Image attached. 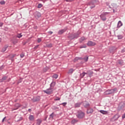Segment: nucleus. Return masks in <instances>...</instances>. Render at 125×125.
<instances>
[{
    "instance_id": "1",
    "label": "nucleus",
    "mask_w": 125,
    "mask_h": 125,
    "mask_svg": "<svg viewBox=\"0 0 125 125\" xmlns=\"http://www.w3.org/2000/svg\"><path fill=\"white\" fill-rule=\"evenodd\" d=\"M96 4H99V1L98 0H91L90 2L87 3V5H89L90 8H94Z\"/></svg>"
},
{
    "instance_id": "2",
    "label": "nucleus",
    "mask_w": 125,
    "mask_h": 125,
    "mask_svg": "<svg viewBox=\"0 0 125 125\" xmlns=\"http://www.w3.org/2000/svg\"><path fill=\"white\" fill-rule=\"evenodd\" d=\"M117 91V88H115L112 89H108L105 92L104 94L105 95H109V94H113L114 92H116Z\"/></svg>"
},
{
    "instance_id": "3",
    "label": "nucleus",
    "mask_w": 125,
    "mask_h": 125,
    "mask_svg": "<svg viewBox=\"0 0 125 125\" xmlns=\"http://www.w3.org/2000/svg\"><path fill=\"white\" fill-rule=\"evenodd\" d=\"M120 117H121V116H120L119 114H116L111 118L110 120L111 122H116V121H118V119L119 118H120Z\"/></svg>"
},
{
    "instance_id": "4",
    "label": "nucleus",
    "mask_w": 125,
    "mask_h": 125,
    "mask_svg": "<svg viewBox=\"0 0 125 125\" xmlns=\"http://www.w3.org/2000/svg\"><path fill=\"white\" fill-rule=\"evenodd\" d=\"M77 117L79 119H83V118L84 117V113L82 111H79Z\"/></svg>"
},
{
    "instance_id": "5",
    "label": "nucleus",
    "mask_w": 125,
    "mask_h": 125,
    "mask_svg": "<svg viewBox=\"0 0 125 125\" xmlns=\"http://www.w3.org/2000/svg\"><path fill=\"white\" fill-rule=\"evenodd\" d=\"M125 107V102H121L118 106V108L119 110H122V109H124Z\"/></svg>"
},
{
    "instance_id": "6",
    "label": "nucleus",
    "mask_w": 125,
    "mask_h": 125,
    "mask_svg": "<svg viewBox=\"0 0 125 125\" xmlns=\"http://www.w3.org/2000/svg\"><path fill=\"white\" fill-rule=\"evenodd\" d=\"M43 92H45V93H46L47 94H51L53 90H52V88H49V89H47L45 90H43Z\"/></svg>"
},
{
    "instance_id": "7",
    "label": "nucleus",
    "mask_w": 125,
    "mask_h": 125,
    "mask_svg": "<svg viewBox=\"0 0 125 125\" xmlns=\"http://www.w3.org/2000/svg\"><path fill=\"white\" fill-rule=\"evenodd\" d=\"M96 45V43L93 42L92 41H88L87 43V45H88V46H94V45Z\"/></svg>"
},
{
    "instance_id": "8",
    "label": "nucleus",
    "mask_w": 125,
    "mask_h": 125,
    "mask_svg": "<svg viewBox=\"0 0 125 125\" xmlns=\"http://www.w3.org/2000/svg\"><path fill=\"white\" fill-rule=\"evenodd\" d=\"M83 105L84 108H88V107L90 106V104H89V103H88V102L86 101H84L83 102Z\"/></svg>"
},
{
    "instance_id": "9",
    "label": "nucleus",
    "mask_w": 125,
    "mask_h": 125,
    "mask_svg": "<svg viewBox=\"0 0 125 125\" xmlns=\"http://www.w3.org/2000/svg\"><path fill=\"white\" fill-rule=\"evenodd\" d=\"M22 120V117L20 115H16L15 117V121L16 122H20Z\"/></svg>"
},
{
    "instance_id": "10",
    "label": "nucleus",
    "mask_w": 125,
    "mask_h": 125,
    "mask_svg": "<svg viewBox=\"0 0 125 125\" xmlns=\"http://www.w3.org/2000/svg\"><path fill=\"white\" fill-rule=\"evenodd\" d=\"M100 17L103 21H106V16L105 14H102L100 15Z\"/></svg>"
},
{
    "instance_id": "11",
    "label": "nucleus",
    "mask_w": 125,
    "mask_h": 125,
    "mask_svg": "<svg viewBox=\"0 0 125 125\" xmlns=\"http://www.w3.org/2000/svg\"><path fill=\"white\" fill-rule=\"evenodd\" d=\"M117 48L115 47H112L110 48L109 51L111 53H114L115 50H116Z\"/></svg>"
},
{
    "instance_id": "12",
    "label": "nucleus",
    "mask_w": 125,
    "mask_h": 125,
    "mask_svg": "<svg viewBox=\"0 0 125 125\" xmlns=\"http://www.w3.org/2000/svg\"><path fill=\"white\" fill-rule=\"evenodd\" d=\"M93 113V109L89 108L87 110V114H91Z\"/></svg>"
},
{
    "instance_id": "13",
    "label": "nucleus",
    "mask_w": 125,
    "mask_h": 125,
    "mask_svg": "<svg viewBox=\"0 0 125 125\" xmlns=\"http://www.w3.org/2000/svg\"><path fill=\"white\" fill-rule=\"evenodd\" d=\"M40 100H41V97H37L32 99V101H33V102H37V101H40Z\"/></svg>"
},
{
    "instance_id": "14",
    "label": "nucleus",
    "mask_w": 125,
    "mask_h": 125,
    "mask_svg": "<svg viewBox=\"0 0 125 125\" xmlns=\"http://www.w3.org/2000/svg\"><path fill=\"white\" fill-rule=\"evenodd\" d=\"M109 7L110 8H116L117 9V5L115 3H112L109 6Z\"/></svg>"
},
{
    "instance_id": "15",
    "label": "nucleus",
    "mask_w": 125,
    "mask_h": 125,
    "mask_svg": "<svg viewBox=\"0 0 125 125\" xmlns=\"http://www.w3.org/2000/svg\"><path fill=\"white\" fill-rule=\"evenodd\" d=\"M8 47V46L7 45H5L4 46V47L2 48V50H1V52H5L6 49H7V48Z\"/></svg>"
},
{
    "instance_id": "16",
    "label": "nucleus",
    "mask_w": 125,
    "mask_h": 125,
    "mask_svg": "<svg viewBox=\"0 0 125 125\" xmlns=\"http://www.w3.org/2000/svg\"><path fill=\"white\" fill-rule=\"evenodd\" d=\"M64 32H66V29H62V30H60L58 32V34H59V35H62V34H63V33H64Z\"/></svg>"
},
{
    "instance_id": "17",
    "label": "nucleus",
    "mask_w": 125,
    "mask_h": 125,
    "mask_svg": "<svg viewBox=\"0 0 125 125\" xmlns=\"http://www.w3.org/2000/svg\"><path fill=\"white\" fill-rule=\"evenodd\" d=\"M80 34H81V32L80 31H78V32L73 34L74 36L75 37V39H77V38L79 37V35H80Z\"/></svg>"
},
{
    "instance_id": "18",
    "label": "nucleus",
    "mask_w": 125,
    "mask_h": 125,
    "mask_svg": "<svg viewBox=\"0 0 125 125\" xmlns=\"http://www.w3.org/2000/svg\"><path fill=\"white\" fill-rule=\"evenodd\" d=\"M68 38L70 40H74V39H76V37L74 36V34H71L68 36Z\"/></svg>"
},
{
    "instance_id": "19",
    "label": "nucleus",
    "mask_w": 125,
    "mask_h": 125,
    "mask_svg": "<svg viewBox=\"0 0 125 125\" xmlns=\"http://www.w3.org/2000/svg\"><path fill=\"white\" fill-rule=\"evenodd\" d=\"M82 103H78L75 104V108H78L79 107L81 106V105H82Z\"/></svg>"
},
{
    "instance_id": "20",
    "label": "nucleus",
    "mask_w": 125,
    "mask_h": 125,
    "mask_svg": "<svg viewBox=\"0 0 125 125\" xmlns=\"http://www.w3.org/2000/svg\"><path fill=\"white\" fill-rule=\"evenodd\" d=\"M80 59H82V60H84V61H85V62H87V61L88 60V57L86 56L83 58H80Z\"/></svg>"
},
{
    "instance_id": "21",
    "label": "nucleus",
    "mask_w": 125,
    "mask_h": 125,
    "mask_svg": "<svg viewBox=\"0 0 125 125\" xmlns=\"http://www.w3.org/2000/svg\"><path fill=\"white\" fill-rule=\"evenodd\" d=\"M29 119L30 121L33 122V121L35 120V117L33 115H29Z\"/></svg>"
},
{
    "instance_id": "22",
    "label": "nucleus",
    "mask_w": 125,
    "mask_h": 125,
    "mask_svg": "<svg viewBox=\"0 0 125 125\" xmlns=\"http://www.w3.org/2000/svg\"><path fill=\"white\" fill-rule=\"evenodd\" d=\"M123 26V23L121 21H118V24H117V28H120V27H122Z\"/></svg>"
},
{
    "instance_id": "23",
    "label": "nucleus",
    "mask_w": 125,
    "mask_h": 125,
    "mask_svg": "<svg viewBox=\"0 0 125 125\" xmlns=\"http://www.w3.org/2000/svg\"><path fill=\"white\" fill-rule=\"evenodd\" d=\"M15 107H16V108L14 109V110H17V109H18V108L21 107V105L19 104H16L15 105Z\"/></svg>"
},
{
    "instance_id": "24",
    "label": "nucleus",
    "mask_w": 125,
    "mask_h": 125,
    "mask_svg": "<svg viewBox=\"0 0 125 125\" xmlns=\"http://www.w3.org/2000/svg\"><path fill=\"white\" fill-rule=\"evenodd\" d=\"M100 112L102 114H103V115H107L108 114V111H107L100 110Z\"/></svg>"
},
{
    "instance_id": "25",
    "label": "nucleus",
    "mask_w": 125,
    "mask_h": 125,
    "mask_svg": "<svg viewBox=\"0 0 125 125\" xmlns=\"http://www.w3.org/2000/svg\"><path fill=\"white\" fill-rule=\"evenodd\" d=\"M37 125H41V124H42V121L41 119H38V120H37Z\"/></svg>"
},
{
    "instance_id": "26",
    "label": "nucleus",
    "mask_w": 125,
    "mask_h": 125,
    "mask_svg": "<svg viewBox=\"0 0 125 125\" xmlns=\"http://www.w3.org/2000/svg\"><path fill=\"white\" fill-rule=\"evenodd\" d=\"M87 73H85V72H83V73L80 74V77L81 78H83V77H84V76H85V75H87Z\"/></svg>"
},
{
    "instance_id": "27",
    "label": "nucleus",
    "mask_w": 125,
    "mask_h": 125,
    "mask_svg": "<svg viewBox=\"0 0 125 125\" xmlns=\"http://www.w3.org/2000/svg\"><path fill=\"white\" fill-rule=\"evenodd\" d=\"M85 38L84 37H83L80 39V42H83V41H85Z\"/></svg>"
},
{
    "instance_id": "28",
    "label": "nucleus",
    "mask_w": 125,
    "mask_h": 125,
    "mask_svg": "<svg viewBox=\"0 0 125 125\" xmlns=\"http://www.w3.org/2000/svg\"><path fill=\"white\" fill-rule=\"evenodd\" d=\"M73 72H74V69H73L72 68L69 69L68 74H72L73 73Z\"/></svg>"
},
{
    "instance_id": "29",
    "label": "nucleus",
    "mask_w": 125,
    "mask_h": 125,
    "mask_svg": "<svg viewBox=\"0 0 125 125\" xmlns=\"http://www.w3.org/2000/svg\"><path fill=\"white\" fill-rule=\"evenodd\" d=\"M118 63L120 64V65H123L124 64V62L123 61H121V60H119L118 61Z\"/></svg>"
},
{
    "instance_id": "30",
    "label": "nucleus",
    "mask_w": 125,
    "mask_h": 125,
    "mask_svg": "<svg viewBox=\"0 0 125 125\" xmlns=\"http://www.w3.org/2000/svg\"><path fill=\"white\" fill-rule=\"evenodd\" d=\"M55 82H52L50 84L51 87H53L55 85Z\"/></svg>"
},
{
    "instance_id": "31",
    "label": "nucleus",
    "mask_w": 125,
    "mask_h": 125,
    "mask_svg": "<svg viewBox=\"0 0 125 125\" xmlns=\"http://www.w3.org/2000/svg\"><path fill=\"white\" fill-rule=\"evenodd\" d=\"M78 122V121L76 120H73L71 122V124L72 125H75V124H76V123H77Z\"/></svg>"
},
{
    "instance_id": "32",
    "label": "nucleus",
    "mask_w": 125,
    "mask_h": 125,
    "mask_svg": "<svg viewBox=\"0 0 125 125\" xmlns=\"http://www.w3.org/2000/svg\"><path fill=\"white\" fill-rule=\"evenodd\" d=\"M7 78L6 77H4L2 78V79L0 80V82H2L3 81H5V80H6Z\"/></svg>"
},
{
    "instance_id": "33",
    "label": "nucleus",
    "mask_w": 125,
    "mask_h": 125,
    "mask_svg": "<svg viewBox=\"0 0 125 125\" xmlns=\"http://www.w3.org/2000/svg\"><path fill=\"white\" fill-rule=\"evenodd\" d=\"M46 47H52V44H51V43L47 44H46Z\"/></svg>"
},
{
    "instance_id": "34",
    "label": "nucleus",
    "mask_w": 125,
    "mask_h": 125,
    "mask_svg": "<svg viewBox=\"0 0 125 125\" xmlns=\"http://www.w3.org/2000/svg\"><path fill=\"white\" fill-rule=\"evenodd\" d=\"M53 78H54V79H57L58 78V75L57 74H54L53 76Z\"/></svg>"
},
{
    "instance_id": "35",
    "label": "nucleus",
    "mask_w": 125,
    "mask_h": 125,
    "mask_svg": "<svg viewBox=\"0 0 125 125\" xmlns=\"http://www.w3.org/2000/svg\"><path fill=\"white\" fill-rule=\"evenodd\" d=\"M54 116V113H52L50 115V119H53V116Z\"/></svg>"
},
{
    "instance_id": "36",
    "label": "nucleus",
    "mask_w": 125,
    "mask_h": 125,
    "mask_svg": "<svg viewBox=\"0 0 125 125\" xmlns=\"http://www.w3.org/2000/svg\"><path fill=\"white\" fill-rule=\"evenodd\" d=\"M21 37H22V35H21V34H18L17 35V38H19V39H20V38H21Z\"/></svg>"
},
{
    "instance_id": "37",
    "label": "nucleus",
    "mask_w": 125,
    "mask_h": 125,
    "mask_svg": "<svg viewBox=\"0 0 125 125\" xmlns=\"http://www.w3.org/2000/svg\"><path fill=\"white\" fill-rule=\"evenodd\" d=\"M86 48V45H83L80 46V48Z\"/></svg>"
},
{
    "instance_id": "38",
    "label": "nucleus",
    "mask_w": 125,
    "mask_h": 125,
    "mask_svg": "<svg viewBox=\"0 0 125 125\" xmlns=\"http://www.w3.org/2000/svg\"><path fill=\"white\" fill-rule=\"evenodd\" d=\"M0 3L2 5L5 4V1H4V0L1 1H0Z\"/></svg>"
},
{
    "instance_id": "39",
    "label": "nucleus",
    "mask_w": 125,
    "mask_h": 125,
    "mask_svg": "<svg viewBox=\"0 0 125 125\" xmlns=\"http://www.w3.org/2000/svg\"><path fill=\"white\" fill-rule=\"evenodd\" d=\"M118 38L119 40H121V39H123V36L122 35H118Z\"/></svg>"
},
{
    "instance_id": "40",
    "label": "nucleus",
    "mask_w": 125,
    "mask_h": 125,
    "mask_svg": "<svg viewBox=\"0 0 125 125\" xmlns=\"http://www.w3.org/2000/svg\"><path fill=\"white\" fill-rule=\"evenodd\" d=\"M41 7H42V4H39L38 8H41Z\"/></svg>"
},
{
    "instance_id": "41",
    "label": "nucleus",
    "mask_w": 125,
    "mask_h": 125,
    "mask_svg": "<svg viewBox=\"0 0 125 125\" xmlns=\"http://www.w3.org/2000/svg\"><path fill=\"white\" fill-rule=\"evenodd\" d=\"M80 58H76L74 60V62H76V61L79 60V59H81Z\"/></svg>"
},
{
    "instance_id": "42",
    "label": "nucleus",
    "mask_w": 125,
    "mask_h": 125,
    "mask_svg": "<svg viewBox=\"0 0 125 125\" xmlns=\"http://www.w3.org/2000/svg\"><path fill=\"white\" fill-rule=\"evenodd\" d=\"M42 42V39H41V38H38V42Z\"/></svg>"
},
{
    "instance_id": "43",
    "label": "nucleus",
    "mask_w": 125,
    "mask_h": 125,
    "mask_svg": "<svg viewBox=\"0 0 125 125\" xmlns=\"http://www.w3.org/2000/svg\"><path fill=\"white\" fill-rule=\"evenodd\" d=\"M24 54L23 53H22L21 54V58H23V57H24Z\"/></svg>"
},
{
    "instance_id": "44",
    "label": "nucleus",
    "mask_w": 125,
    "mask_h": 125,
    "mask_svg": "<svg viewBox=\"0 0 125 125\" xmlns=\"http://www.w3.org/2000/svg\"><path fill=\"white\" fill-rule=\"evenodd\" d=\"M47 70H48V67H47V68H44V69H43V71L44 72H46V71H47Z\"/></svg>"
},
{
    "instance_id": "45",
    "label": "nucleus",
    "mask_w": 125,
    "mask_h": 125,
    "mask_svg": "<svg viewBox=\"0 0 125 125\" xmlns=\"http://www.w3.org/2000/svg\"><path fill=\"white\" fill-rule=\"evenodd\" d=\"M48 34H49L50 35H52V34H53V32L52 31H48Z\"/></svg>"
},
{
    "instance_id": "46",
    "label": "nucleus",
    "mask_w": 125,
    "mask_h": 125,
    "mask_svg": "<svg viewBox=\"0 0 125 125\" xmlns=\"http://www.w3.org/2000/svg\"><path fill=\"white\" fill-rule=\"evenodd\" d=\"M37 16L38 17H41V13H37Z\"/></svg>"
},
{
    "instance_id": "47",
    "label": "nucleus",
    "mask_w": 125,
    "mask_h": 125,
    "mask_svg": "<svg viewBox=\"0 0 125 125\" xmlns=\"http://www.w3.org/2000/svg\"><path fill=\"white\" fill-rule=\"evenodd\" d=\"M62 104L63 105V106H65L67 104V103H63Z\"/></svg>"
},
{
    "instance_id": "48",
    "label": "nucleus",
    "mask_w": 125,
    "mask_h": 125,
    "mask_svg": "<svg viewBox=\"0 0 125 125\" xmlns=\"http://www.w3.org/2000/svg\"><path fill=\"white\" fill-rule=\"evenodd\" d=\"M39 46H40V45H36V46L34 47L35 49H37V48H38V47H39Z\"/></svg>"
},
{
    "instance_id": "49",
    "label": "nucleus",
    "mask_w": 125,
    "mask_h": 125,
    "mask_svg": "<svg viewBox=\"0 0 125 125\" xmlns=\"http://www.w3.org/2000/svg\"><path fill=\"white\" fill-rule=\"evenodd\" d=\"M13 43L14 44H16V43H17V41H13Z\"/></svg>"
},
{
    "instance_id": "50",
    "label": "nucleus",
    "mask_w": 125,
    "mask_h": 125,
    "mask_svg": "<svg viewBox=\"0 0 125 125\" xmlns=\"http://www.w3.org/2000/svg\"><path fill=\"white\" fill-rule=\"evenodd\" d=\"M125 113L122 116V119H125Z\"/></svg>"
},
{
    "instance_id": "51",
    "label": "nucleus",
    "mask_w": 125,
    "mask_h": 125,
    "mask_svg": "<svg viewBox=\"0 0 125 125\" xmlns=\"http://www.w3.org/2000/svg\"><path fill=\"white\" fill-rule=\"evenodd\" d=\"M2 25H3V23L0 22V27H2Z\"/></svg>"
},
{
    "instance_id": "52",
    "label": "nucleus",
    "mask_w": 125,
    "mask_h": 125,
    "mask_svg": "<svg viewBox=\"0 0 125 125\" xmlns=\"http://www.w3.org/2000/svg\"><path fill=\"white\" fill-rule=\"evenodd\" d=\"M55 101H57L58 100H60V98H57V99H55Z\"/></svg>"
},
{
    "instance_id": "53",
    "label": "nucleus",
    "mask_w": 125,
    "mask_h": 125,
    "mask_svg": "<svg viewBox=\"0 0 125 125\" xmlns=\"http://www.w3.org/2000/svg\"><path fill=\"white\" fill-rule=\"evenodd\" d=\"M4 66L3 65H2L0 67V70H2V69H3Z\"/></svg>"
},
{
    "instance_id": "54",
    "label": "nucleus",
    "mask_w": 125,
    "mask_h": 125,
    "mask_svg": "<svg viewBox=\"0 0 125 125\" xmlns=\"http://www.w3.org/2000/svg\"><path fill=\"white\" fill-rule=\"evenodd\" d=\"M5 119H6V117H5L3 119V120H2V123H3V122H4Z\"/></svg>"
},
{
    "instance_id": "55",
    "label": "nucleus",
    "mask_w": 125,
    "mask_h": 125,
    "mask_svg": "<svg viewBox=\"0 0 125 125\" xmlns=\"http://www.w3.org/2000/svg\"><path fill=\"white\" fill-rule=\"evenodd\" d=\"M122 53L125 52V48H124L122 50Z\"/></svg>"
},
{
    "instance_id": "56",
    "label": "nucleus",
    "mask_w": 125,
    "mask_h": 125,
    "mask_svg": "<svg viewBox=\"0 0 125 125\" xmlns=\"http://www.w3.org/2000/svg\"><path fill=\"white\" fill-rule=\"evenodd\" d=\"M106 5H107V6H109L110 5V4L108 2H106Z\"/></svg>"
},
{
    "instance_id": "57",
    "label": "nucleus",
    "mask_w": 125,
    "mask_h": 125,
    "mask_svg": "<svg viewBox=\"0 0 125 125\" xmlns=\"http://www.w3.org/2000/svg\"><path fill=\"white\" fill-rule=\"evenodd\" d=\"M66 1H73L74 0H65Z\"/></svg>"
},
{
    "instance_id": "58",
    "label": "nucleus",
    "mask_w": 125,
    "mask_h": 125,
    "mask_svg": "<svg viewBox=\"0 0 125 125\" xmlns=\"http://www.w3.org/2000/svg\"><path fill=\"white\" fill-rule=\"evenodd\" d=\"M46 119H47V117H46L45 119H44V121H46Z\"/></svg>"
},
{
    "instance_id": "59",
    "label": "nucleus",
    "mask_w": 125,
    "mask_h": 125,
    "mask_svg": "<svg viewBox=\"0 0 125 125\" xmlns=\"http://www.w3.org/2000/svg\"><path fill=\"white\" fill-rule=\"evenodd\" d=\"M12 57L13 58H14V57H15V55H13L12 56Z\"/></svg>"
},
{
    "instance_id": "60",
    "label": "nucleus",
    "mask_w": 125,
    "mask_h": 125,
    "mask_svg": "<svg viewBox=\"0 0 125 125\" xmlns=\"http://www.w3.org/2000/svg\"><path fill=\"white\" fill-rule=\"evenodd\" d=\"M113 11L114 13H115V9H113Z\"/></svg>"
},
{
    "instance_id": "61",
    "label": "nucleus",
    "mask_w": 125,
    "mask_h": 125,
    "mask_svg": "<svg viewBox=\"0 0 125 125\" xmlns=\"http://www.w3.org/2000/svg\"><path fill=\"white\" fill-rule=\"evenodd\" d=\"M28 111H29V112H30L31 109H28Z\"/></svg>"
},
{
    "instance_id": "62",
    "label": "nucleus",
    "mask_w": 125,
    "mask_h": 125,
    "mask_svg": "<svg viewBox=\"0 0 125 125\" xmlns=\"http://www.w3.org/2000/svg\"><path fill=\"white\" fill-rule=\"evenodd\" d=\"M19 1H21V0H18V1H17V2H19Z\"/></svg>"
},
{
    "instance_id": "63",
    "label": "nucleus",
    "mask_w": 125,
    "mask_h": 125,
    "mask_svg": "<svg viewBox=\"0 0 125 125\" xmlns=\"http://www.w3.org/2000/svg\"><path fill=\"white\" fill-rule=\"evenodd\" d=\"M55 109H58V107H55Z\"/></svg>"
},
{
    "instance_id": "64",
    "label": "nucleus",
    "mask_w": 125,
    "mask_h": 125,
    "mask_svg": "<svg viewBox=\"0 0 125 125\" xmlns=\"http://www.w3.org/2000/svg\"><path fill=\"white\" fill-rule=\"evenodd\" d=\"M1 41V39H0V42Z\"/></svg>"
}]
</instances>
